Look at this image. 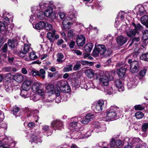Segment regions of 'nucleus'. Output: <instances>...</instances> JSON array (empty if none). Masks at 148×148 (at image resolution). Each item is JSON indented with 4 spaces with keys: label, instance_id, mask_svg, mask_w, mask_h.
<instances>
[{
    "label": "nucleus",
    "instance_id": "nucleus-1",
    "mask_svg": "<svg viewBox=\"0 0 148 148\" xmlns=\"http://www.w3.org/2000/svg\"><path fill=\"white\" fill-rule=\"evenodd\" d=\"M119 108L116 106H111L106 112L105 120L106 121L112 120L116 117L117 113L120 112Z\"/></svg>",
    "mask_w": 148,
    "mask_h": 148
},
{
    "label": "nucleus",
    "instance_id": "nucleus-2",
    "mask_svg": "<svg viewBox=\"0 0 148 148\" xmlns=\"http://www.w3.org/2000/svg\"><path fill=\"white\" fill-rule=\"evenodd\" d=\"M127 58H132V59H129L128 60V63L130 64V71L132 73H136L138 71L140 68L139 63L137 61H133L134 59L133 58H134V54L131 53L130 55L127 57Z\"/></svg>",
    "mask_w": 148,
    "mask_h": 148
},
{
    "label": "nucleus",
    "instance_id": "nucleus-3",
    "mask_svg": "<svg viewBox=\"0 0 148 148\" xmlns=\"http://www.w3.org/2000/svg\"><path fill=\"white\" fill-rule=\"evenodd\" d=\"M106 51L105 46L103 45L98 44L95 46L92 53V56L95 57H98L99 55L102 58L104 57Z\"/></svg>",
    "mask_w": 148,
    "mask_h": 148
},
{
    "label": "nucleus",
    "instance_id": "nucleus-4",
    "mask_svg": "<svg viewBox=\"0 0 148 148\" xmlns=\"http://www.w3.org/2000/svg\"><path fill=\"white\" fill-rule=\"evenodd\" d=\"M57 87L62 92L69 93L71 90V88L67 82L64 80L59 81L57 83Z\"/></svg>",
    "mask_w": 148,
    "mask_h": 148
},
{
    "label": "nucleus",
    "instance_id": "nucleus-5",
    "mask_svg": "<svg viewBox=\"0 0 148 148\" xmlns=\"http://www.w3.org/2000/svg\"><path fill=\"white\" fill-rule=\"evenodd\" d=\"M113 79V77L110 76V74L107 73V75L100 76L99 79L102 85L106 86L109 84V81L112 80Z\"/></svg>",
    "mask_w": 148,
    "mask_h": 148
},
{
    "label": "nucleus",
    "instance_id": "nucleus-6",
    "mask_svg": "<svg viewBox=\"0 0 148 148\" xmlns=\"http://www.w3.org/2000/svg\"><path fill=\"white\" fill-rule=\"evenodd\" d=\"M104 106V102L102 100H99L95 103L94 108V111L98 113L103 110Z\"/></svg>",
    "mask_w": 148,
    "mask_h": 148
},
{
    "label": "nucleus",
    "instance_id": "nucleus-7",
    "mask_svg": "<svg viewBox=\"0 0 148 148\" xmlns=\"http://www.w3.org/2000/svg\"><path fill=\"white\" fill-rule=\"evenodd\" d=\"M40 85L38 83L36 82L34 83L32 86V88L33 92L39 93L41 96H44V92L43 90L40 89Z\"/></svg>",
    "mask_w": 148,
    "mask_h": 148
},
{
    "label": "nucleus",
    "instance_id": "nucleus-8",
    "mask_svg": "<svg viewBox=\"0 0 148 148\" xmlns=\"http://www.w3.org/2000/svg\"><path fill=\"white\" fill-rule=\"evenodd\" d=\"M31 135L30 138L33 142L38 143L39 142L40 143L42 142L38 132L36 131L33 132Z\"/></svg>",
    "mask_w": 148,
    "mask_h": 148
},
{
    "label": "nucleus",
    "instance_id": "nucleus-9",
    "mask_svg": "<svg viewBox=\"0 0 148 148\" xmlns=\"http://www.w3.org/2000/svg\"><path fill=\"white\" fill-rule=\"evenodd\" d=\"M44 14L45 16L47 17H49L52 18H54L55 17V14L53 12V10L51 6L45 9Z\"/></svg>",
    "mask_w": 148,
    "mask_h": 148
},
{
    "label": "nucleus",
    "instance_id": "nucleus-10",
    "mask_svg": "<svg viewBox=\"0 0 148 148\" xmlns=\"http://www.w3.org/2000/svg\"><path fill=\"white\" fill-rule=\"evenodd\" d=\"M85 40L86 38L83 35H78L77 37V43L79 46H82L85 44Z\"/></svg>",
    "mask_w": 148,
    "mask_h": 148
},
{
    "label": "nucleus",
    "instance_id": "nucleus-11",
    "mask_svg": "<svg viewBox=\"0 0 148 148\" xmlns=\"http://www.w3.org/2000/svg\"><path fill=\"white\" fill-rule=\"evenodd\" d=\"M2 16L5 18L4 19V21L7 24L10 23L9 20L12 17V16L9 13L4 10L2 12Z\"/></svg>",
    "mask_w": 148,
    "mask_h": 148
},
{
    "label": "nucleus",
    "instance_id": "nucleus-12",
    "mask_svg": "<svg viewBox=\"0 0 148 148\" xmlns=\"http://www.w3.org/2000/svg\"><path fill=\"white\" fill-rule=\"evenodd\" d=\"M51 125L54 128L60 129L62 127V124L60 121L56 120L52 121Z\"/></svg>",
    "mask_w": 148,
    "mask_h": 148
},
{
    "label": "nucleus",
    "instance_id": "nucleus-13",
    "mask_svg": "<svg viewBox=\"0 0 148 148\" xmlns=\"http://www.w3.org/2000/svg\"><path fill=\"white\" fill-rule=\"evenodd\" d=\"M127 40V38L122 36H119L116 38L117 43L121 45H122L125 43Z\"/></svg>",
    "mask_w": 148,
    "mask_h": 148
},
{
    "label": "nucleus",
    "instance_id": "nucleus-14",
    "mask_svg": "<svg viewBox=\"0 0 148 148\" xmlns=\"http://www.w3.org/2000/svg\"><path fill=\"white\" fill-rule=\"evenodd\" d=\"M115 85L119 92L122 91L124 90V87L121 81L119 79H116L115 81Z\"/></svg>",
    "mask_w": 148,
    "mask_h": 148
},
{
    "label": "nucleus",
    "instance_id": "nucleus-15",
    "mask_svg": "<svg viewBox=\"0 0 148 148\" xmlns=\"http://www.w3.org/2000/svg\"><path fill=\"white\" fill-rule=\"evenodd\" d=\"M93 115L90 113L88 114L86 116L85 119L82 120L81 122L83 124H87L93 118Z\"/></svg>",
    "mask_w": 148,
    "mask_h": 148
},
{
    "label": "nucleus",
    "instance_id": "nucleus-16",
    "mask_svg": "<svg viewBox=\"0 0 148 148\" xmlns=\"http://www.w3.org/2000/svg\"><path fill=\"white\" fill-rule=\"evenodd\" d=\"M45 27V22L40 21L35 25H33V27L36 29L40 30L43 29Z\"/></svg>",
    "mask_w": 148,
    "mask_h": 148
},
{
    "label": "nucleus",
    "instance_id": "nucleus-17",
    "mask_svg": "<svg viewBox=\"0 0 148 148\" xmlns=\"http://www.w3.org/2000/svg\"><path fill=\"white\" fill-rule=\"evenodd\" d=\"M51 5L50 4L49 2H42L40 3L39 5V8L41 10H43L47 9V8L50 7Z\"/></svg>",
    "mask_w": 148,
    "mask_h": 148
},
{
    "label": "nucleus",
    "instance_id": "nucleus-18",
    "mask_svg": "<svg viewBox=\"0 0 148 148\" xmlns=\"http://www.w3.org/2000/svg\"><path fill=\"white\" fill-rule=\"evenodd\" d=\"M24 77L21 74H16L14 76V79L19 83L21 82L23 80Z\"/></svg>",
    "mask_w": 148,
    "mask_h": 148
},
{
    "label": "nucleus",
    "instance_id": "nucleus-19",
    "mask_svg": "<svg viewBox=\"0 0 148 148\" xmlns=\"http://www.w3.org/2000/svg\"><path fill=\"white\" fill-rule=\"evenodd\" d=\"M137 31L134 29H130L126 31V34L130 37L134 36L136 34L138 33Z\"/></svg>",
    "mask_w": 148,
    "mask_h": 148
},
{
    "label": "nucleus",
    "instance_id": "nucleus-20",
    "mask_svg": "<svg viewBox=\"0 0 148 148\" xmlns=\"http://www.w3.org/2000/svg\"><path fill=\"white\" fill-rule=\"evenodd\" d=\"M56 30H53L52 33L49 32L47 34L48 39L51 42H53L55 40L54 35L55 34Z\"/></svg>",
    "mask_w": 148,
    "mask_h": 148
},
{
    "label": "nucleus",
    "instance_id": "nucleus-21",
    "mask_svg": "<svg viewBox=\"0 0 148 148\" xmlns=\"http://www.w3.org/2000/svg\"><path fill=\"white\" fill-rule=\"evenodd\" d=\"M31 83L29 81H25L23 84L22 89L26 90H29L30 88Z\"/></svg>",
    "mask_w": 148,
    "mask_h": 148
},
{
    "label": "nucleus",
    "instance_id": "nucleus-22",
    "mask_svg": "<svg viewBox=\"0 0 148 148\" xmlns=\"http://www.w3.org/2000/svg\"><path fill=\"white\" fill-rule=\"evenodd\" d=\"M140 20L142 23L148 28V15H145L141 17Z\"/></svg>",
    "mask_w": 148,
    "mask_h": 148
},
{
    "label": "nucleus",
    "instance_id": "nucleus-23",
    "mask_svg": "<svg viewBox=\"0 0 148 148\" xmlns=\"http://www.w3.org/2000/svg\"><path fill=\"white\" fill-rule=\"evenodd\" d=\"M62 23L64 27L65 28H69L70 27L71 23L69 21L67 18H65L63 19Z\"/></svg>",
    "mask_w": 148,
    "mask_h": 148
},
{
    "label": "nucleus",
    "instance_id": "nucleus-24",
    "mask_svg": "<svg viewBox=\"0 0 148 148\" xmlns=\"http://www.w3.org/2000/svg\"><path fill=\"white\" fill-rule=\"evenodd\" d=\"M93 46L92 43H89L85 46L84 49L85 51L87 53H90L91 51Z\"/></svg>",
    "mask_w": 148,
    "mask_h": 148
},
{
    "label": "nucleus",
    "instance_id": "nucleus-25",
    "mask_svg": "<svg viewBox=\"0 0 148 148\" xmlns=\"http://www.w3.org/2000/svg\"><path fill=\"white\" fill-rule=\"evenodd\" d=\"M47 92L50 94H53L54 93V87L53 85L49 84L46 87Z\"/></svg>",
    "mask_w": 148,
    "mask_h": 148
},
{
    "label": "nucleus",
    "instance_id": "nucleus-26",
    "mask_svg": "<svg viewBox=\"0 0 148 148\" xmlns=\"http://www.w3.org/2000/svg\"><path fill=\"white\" fill-rule=\"evenodd\" d=\"M126 70V69L125 68H121L117 70V74L121 78L124 75Z\"/></svg>",
    "mask_w": 148,
    "mask_h": 148
},
{
    "label": "nucleus",
    "instance_id": "nucleus-27",
    "mask_svg": "<svg viewBox=\"0 0 148 148\" xmlns=\"http://www.w3.org/2000/svg\"><path fill=\"white\" fill-rule=\"evenodd\" d=\"M148 39V30H145L143 31V39L144 40L143 42H145V45L146 46L147 44V42L146 43V40Z\"/></svg>",
    "mask_w": 148,
    "mask_h": 148
},
{
    "label": "nucleus",
    "instance_id": "nucleus-28",
    "mask_svg": "<svg viewBox=\"0 0 148 148\" xmlns=\"http://www.w3.org/2000/svg\"><path fill=\"white\" fill-rule=\"evenodd\" d=\"M39 93H36L33 94L30 97L31 100H32L34 101H37L38 100L40 99V97L42 96ZM43 97L44 96H42Z\"/></svg>",
    "mask_w": 148,
    "mask_h": 148
},
{
    "label": "nucleus",
    "instance_id": "nucleus-29",
    "mask_svg": "<svg viewBox=\"0 0 148 148\" xmlns=\"http://www.w3.org/2000/svg\"><path fill=\"white\" fill-rule=\"evenodd\" d=\"M85 73L87 76L89 78L93 77L94 74L93 70L91 69L86 70L85 71Z\"/></svg>",
    "mask_w": 148,
    "mask_h": 148
},
{
    "label": "nucleus",
    "instance_id": "nucleus-30",
    "mask_svg": "<svg viewBox=\"0 0 148 148\" xmlns=\"http://www.w3.org/2000/svg\"><path fill=\"white\" fill-rule=\"evenodd\" d=\"M19 110L20 109L19 108L15 107L12 110H11V111L12 112V113L14 115H15L16 117H17L21 115L20 114V113H18Z\"/></svg>",
    "mask_w": 148,
    "mask_h": 148
},
{
    "label": "nucleus",
    "instance_id": "nucleus-31",
    "mask_svg": "<svg viewBox=\"0 0 148 148\" xmlns=\"http://www.w3.org/2000/svg\"><path fill=\"white\" fill-rule=\"evenodd\" d=\"M8 43L9 46L11 48H13L15 47L16 44V41L14 40H9Z\"/></svg>",
    "mask_w": 148,
    "mask_h": 148
},
{
    "label": "nucleus",
    "instance_id": "nucleus-32",
    "mask_svg": "<svg viewBox=\"0 0 148 148\" xmlns=\"http://www.w3.org/2000/svg\"><path fill=\"white\" fill-rule=\"evenodd\" d=\"M80 64L83 65H87L88 66H92L93 64V62H90L85 60H81L79 61Z\"/></svg>",
    "mask_w": 148,
    "mask_h": 148
},
{
    "label": "nucleus",
    "instance_id": "nucleus-33",
    "mask_svg": "<svg viewBox=\"0 0 148 148\" xmlns=\"http://www.w3.org/2000/svg\"><path fill=\"white\" fill-rule=\"evenodd\" d=\"M5 89L7 92L11 93L13 91L12 87L10 83L8 84H5Z\"/></svg>",
    "mask_w": 148,
    "mask_h": 148
},
{
    "label": "nucleus",
    "instance_id": "nucleus-34",
    "mask_svg": "<svg viewBox=\"0 0 148 148\" xmlns=\"http://www.w3.org/2000/svg\"><path fill=\"white\" fill-rule=\"evenodd\" d=\"M29 46L26 44L21 49V50L23 53L26 54L29 51Z\"/></svg>",
    "mask_w": 148,
    "mask_h": 148
},
{
    "label": "nucleus",
    "instance_id": "nucleus-35",
    "mask_svg": "<svg viewBox=\"0 0 148 148\" xmlns=\"http://www.w3.org/2000/svg\"><path fill=\"white\" fill-rule=\"evenodd\" d=\"M27 90H25L22 89L21 90L20 95H21L24 98L27 97H29V95L28 94L27 92Z\"/></svg>",
    "mask_w": 148,
    "mask_h": 148
},
{
    "label": "nucleus",
    "instance_id": "nucleus-36",
    "mask_svg": "<svg viewBox=\"0 0 148 148\" xmlns=\"http://www.w3.org/2000/svg\"><path fill=\"white\" fill-rule=\"evenodd\" d=\"M76 32L73 29L69 30L68 33L67 35L68 37L71 38H72L73 36H75Z\"/></svg>",
    "mask_w": 148,
    "mask_h": 148
},
{
    "label": "nucleus",
    "instance_id": "nucleus-37",
    "mask_svg": "<svg viewBox=\"0 0 148 148\" xmlns=\"http://www.w3.org/2000/svg\"><path fill=\"white\" fill-rule=\"evenodd\" d=\"M57 61L59 62L62 63L63 61L62 59L64 57L63 54L61 53H59L57 54Z\"/></svg>",
    "mask_w": 148,
    "mask_h": 148
},
{
    "label": "nucleus",
    "instance_id": "nucleus-38",
    "mask_svg": "<svg viewBox=\"0 0 148 148\" xmlns=\"http://www.w3.org/2000/svg\"><path fill=\"white\" fill-rule=\"evenodd\" d=\"M132 25L134 26V29L138 32V30H141L143 29L142 26L139 24L136 25L134 23H133Z\"/></svg>",
    "mask_w": 148,
    "mask_h": 148
},
{
    "label": "nucleus",
    "instance_id": "nucleus-39",
    "mask_svg": "<svg viewBox=\"0 0 148 148\" xmlns=\"http://www.w3.org/2000/svg\"><path fill=\"white\" fill-rule=\"evenodd\" d=\"M72 65H69L65 66L63 69V71L64 72H67L71 71L72 69Z\"/></svg>",
    "mask_w": 148,
    "mask_h": 148
},
{
    "label": "nucleus",
    "instance_id": "nucleus-40",
    "mask_svg": "<svg viewBox=\"0 0 148 148\" xmlns=\"http://www.w3.org/2000/svg\"><path fill=\"white\" fill-rule=\"evenodd\" d=\"M45 71L44 69H41L40 70V71H38V76H41L42 78L44 79L45 77Z\"/></svg>",
    "mask_w": 148,
    "mask_h": 148
},
{
    "label": "nucleus",
    "instance_id": "nucleus-41",
    "mask_svg": "<svg viewBox=\"0 0 148 148\" xmlns=\"http://www.w3.org/2000/svg\"><path fill=\"white\" fill-rule=\"evenodd\" d=\"M81 64H80L79 61L77 62L76 64L74 65L73 68V70L76 71L79 70L81 69Z\"/></svg>",
    "mask_w": 148,
    "mask_h": 148
},
{
    "label": "nucleus",
    "instance_id": "nucleus-42",
    "mask_svg": "<svg viewBox=\"0 0 148 148\" xmlns=\"http://www.w3.org/2000/svg\"><path fill=\"white\" fill-rule=\"evenodd\" d=\"M140 38L139 37L134 38L132 40L131 43L129 44V45L131 46L132 44L135 45L136 43H135V42H138L140 41Z\"/></svg>",
    "mask_w": 148,
    "mask_h": 148
},
{
    "label": "nucleus",
    "instance_id": "nucleus-43",
    "mask_svg": "<svg viewBox=\"0 0 148 148\" xmlns=\"http://www.w3.org/2000/svg\"><path fill=\"white\" fill-rule=\"evenodd\" d=\"M140 58L142 60L148 62V53L142 54L140 56Z\"/></svg>",
    "mask_w": 148,
    "mask_h": 148
},
{
    "label": "nucleus",
    "instance_id": "nucleus-44",
    "mask_svg": "<svg viewBox=\"0 0 148 148\" xmlns=\"http://www.w3.org/2000/svg\"><path fill=\"white\" fill-rule=\"evenodd\" d=\"M104 88L105 89V91L107 92L108 94L110 95L112 93L113 89L111 87L108 86V88L106 87Z\"/></svg>",
    "mask_w": 148,
    "mask_h": 148
},
{
    "label": "nucleus",
    "instance_id": "nucleus-45",
    "mask_svg": "<svg viewBox=\"0 0 148 148\" xmlns=\"http://www.w3.org/2000/svg\"><path fill=\"white\" fill-rule=\"evenodd\" d=\"M135 116L137 119L142 118L144 116V114L142 112L139 111L136 112L135 114Z\"/></svg>",
    "mask_w": 148,
    "mask_h": 148
},
{
    "label": "nucleus",
    "instance_id": "nucleus-46",
    "mask_svg": "<svg viewBox=\"0 0 148 148\" xmlns=\"http://www.w3.org/2000/svg\"><path fill=\"white\" fill-rule=\"evenodd\" d=\"M45 27H44V28H45V29L47 30H51L53 28L52 25L48 23H45Z\"/></svg>",
    "mask_w": 148,
    "mask_h": 148
},
{
    "label": "nucleus",
    "instance_id": "nucleus-47",
    "mask_svg": "<svg viewBox=\"0 0 148 148\" xmlns=\"http://www.w3.org/2000/svg\"><path fill=\"white\" fill-rule=\"evenodd\" d=\"M38 17L40 19L42 20L45 18V15L44 13L41 11L39 12L37 14Z\"/></svg>",
    "mask_w": 148,
    "mask_h": 148
},
{
    "label": "nucleus",
    "instance_id": "nucleus-48",
    "mask_svg": "<svg viewBox=\"0 0 148 148\" xmlns=\"http://www.w3.org/2000/svg\"><path fill=\"white\" fill-rule=\"evenodd\" d=\"M11 141L9 139H8V141L6 143H8L9 145L2 144V145L0 146V148H10L8 147L10 146V144L11 143Z\"/></svg>",
    "mask_w": 148,
    "mask_h": 148
},
{
    "label": "nucleus",
    "instance_id": "nucleus-49",
    "mask_svg": "<svg viewBox=\"0 0 148 148\" xmlns=\"http://www.w3.org/2000/svg\"><path fill=\"white\" fill-rule=\"evenodd\" d=\"M5 29V24L2 22H0V33L4 31Z\"/></svg>",
    "mask_w": 148,
    "mask_h": 148
},
{
    "label": "nucleus",
    "instance_id": "nucleus-50",
    "mask_svg": "<svg viewBox=\"0 0 148 148\" xmlns=\"http://www.w3.org/2000/svg\"><path fill=\"white\" fill-rule=\"evenodd\" d=\"M112 53V51L110 49L106 50V51L105 53V56H110Z\"/></svg>",
    "mask_w": 148,
    "mask_h": 148
},
{
    "label": "nucleus",
    "instance_id": "nucleus-51",
    "mask_svg": "<svg viewBox=\"0 0 148 148\" xmlns=\"http://www.w3.org/2000/svg\"><path fill=\"white\" fill-rule=\"evenodd\" d=\"M29 58L32 60H34L37 58V56L34 53H31L29 55Z\"/></svg>",
    "mask_w": 148,
    "mask_h": 148
},
{
    "label": "nucleus",
    "instance_id": "nucleus-52",
    "mask_svg": "<svg viewBox=\"0 0 148 148\" xmlns=\"http://www.w3.org/2000/svg\"><path fill=\"white\" fill-rule=\"evenodd\" d=\"M147 70V69H144L140 71L139 73L140 75L142 77L144 76L145 75Z\"/></svg>",
    "mask_w": 148,
    "mask_h": 148
},
{
    "label": "nucleus",
    "instance_id": "nucleus-53",
    "mask_svg": "<svg viewBox=\"0 0 148 148\" xmlns=\"http://www.w3.org/2000/svg\"><path fill=\"white\" fill-rule=\"evenodd\" d=\"M58 15L60 18L62 20L65 18V14L64 12H59Z\"/></svg>",
    "mask_w": 148,
    "mask_h": 148
},
{
    "label": "nucleus",
    "instance_id": "nucleus-54",
    "mask_svg": "<svg viewBox=\"0 0 148 148\" xmlns=\"http://www.w3.org/2000/svg\"><path fill=\"white\" fill-rule=\"evenodd\" d=\"M8 45L5 43L3 45L1 49V51L2 53H6L7 51Z\"/></svg>",
    "mask_w": 148,
    "mask_h": 148
},
{
    "label": "nucleus",
    "instance_id": "nucleus-55",
    "mask_svg": "<svg viewBox=\"0 0 148 148\" xmlns=\"http://www.w3.org/2000/svg\"><path fill=\"white\" fill-rule=\"evenodd\" d=\"M86 86L88 88H94V87L93 83L91 81H90L88 83H87L86 84Z\"/></svg>",
    "mask_w": 148,
    "mask_h": 148
},
{
    "label": "nucleus",
    "instance_id": "nucleus-56",
    "mask_svg": "<svg viewBox=\"0 0 148 148\" xmlns=\"http://www.w3.org/2000/svg\"><path fill=\"white\" fill-rule=\"evenodd\" d=\"M147 129H148V123H146L142 126V129L143 132H145Z\"/></svg>",
    "mask_w": 148,
    "mask_h": 148
},
{
    "label": "nucleus",
    "instance_id": "nucleus-57",
    "mask_svg": "<svg viewBox=\"0 0 148 148\" xmlns=\"http://www.w3.org/2000/svg\"><path fill=\"white\" fill-rule=\"evenodd\" d=\"M38 7L35 6L32 7L31 8L32 12L33 13H35L36 12V11L38 10Z\"/></svg>",
    "mask_w": 148,
    "mask_h": 148
},
{
    "label": "nucleus",
    "instance_id": "nucleus-58",
    "mask_svg": "<svg viewBox=\"0 0 148 148\" xmlns=\"http://www.w3.org/2000/svg\"><path fill=\"white\" fill-rule=\"evenodd\" d=\"M30 74L32 75L33 76H36V75L38 76V71H37L32 70L30 72Z\"/></svg>",
    "mask_w": 148,
    "mask_h": 148
},
{
    "label": "nucleus",
    "instance_id": "nucleus-59",
    "mask_svg": "<svg viewBox=\"0 0 148 148\" xmlns=\"http://www.w3.org/2000/svg\"><path fill=\"white\" fill-rule=\"evenodd\" d=\"M115 143V140L114 138H112L110 143V146L113 147L112 148H114V147L116 145Z\"/></svg>",
    "mask_w": 148,
    "mask_h": 148
},
{
    "label": "nucleus",
    "instance_id": "nucleus-60",
    "mask_svg": "<svg viewBox=\"0 0 148 148\" xmlns=\"http://www.w3.org/2000/svg\"><path fill=\"white\" fill-rule=\"evenodd\" d=\"M134 108L135 110H142L144 109V108L143 107L140 105H136L134 106Z\"/></svg>",
    "mask_w": 148,
    "mask_h": 148
},
{
    "label": "nucleus",
    "instance_id": "nucleus-61",
    "mask_svg": "<svg viewBox=\"0 0 148 148\" xmlns=\"http://www.w3.org/2000/svg\"><path fill=\"white\" fill-rule=\"evenodd\" d=\"M100 129L101 132L105 131L106 130V127L105 125H102L100 126Z\"/></svg>",
    "mask_w": 148,
    "mask_h": 148
},
{
    "label": "nucleus",
    "instance_id": "nucleus-62",
    "mask_svg": "<svg viewBox=\"0 0 148 148\" xmlns=\"http://www.w3.org/2000/svg\"><path fill=\"white\" fill-rule=\"evenodd\" d=\"M2 70L6 72H9L11 71V68L10 67H5L3 68Z\"/></svg>",
    "mask_w": 148,
    "mask_h": 148
},
{
    "label": "nucleus",
    "instance_id": "nucleus-63",
    "mask_svg": "<svg viewBox=\"0 0 148 148\" xmlns=\"http://www.w3.org/2000/svg\"><path fill=\"white\" fill-rule=\"evenodd\" d=\"M54 91H55V92L54 94H55L56 96L58 97L60 95V89H56L55 90H54Z\"/></svg>",
    "mask_w": 148,
    "mask_h": 148
},
{
    "label": "nucleus",
    "instance_id": "nucleus-64",
    "mask_svg": "<svg viewBox=\"0 0 148 148\" xmlns=\"http://www.w3.org/2000/svg\"><path fill=\"white\" fill-rule=\"evenodd\" d=\"M36 18V17L34 15H32L30 16L29 21L31 23H32L34 20H35Z\"/></svg>",
    "mask_w": 148,
    "mask_h": 148
}]
</instances>
